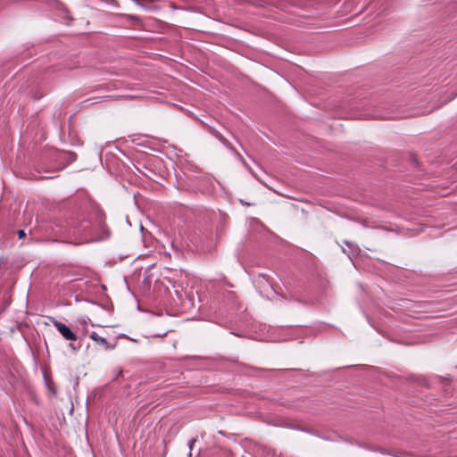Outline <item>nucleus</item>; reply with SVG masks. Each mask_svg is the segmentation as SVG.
<instances>
[{"instance_id":"nucleus-1","label":"nucleus","mask_w":457,"mask_h":457,"mask_svg":"<svg viewBox=\"0 0 457 457\" xmlns=\"http://www.w3.org/2000/svg\"><path fill=\"white\" fill-rule=\"evenodd\" d=\"M73 227L75 229V233L81 234L84 236V238L81 239V242H90L98 240L91 229V224L87 220L79 221L77 223H73Z\"/></svg>"},{"instance_id":"nucleus-2","label":"nucleus","mask_w":457,"mask_h":457,"mask_svg":"<svg viewBox=\"0 0 457 457\" xmlns=\"http://www.w3.org/2000/svg\"><path fill=\"white\" fill-rule=\"evenodd\" d=\"M53 324L66 340H77L76 334L68 326L57 320H54Z\"/></svg>"},{"instance_id":"nucleus-3","label":"nucleus","mask_w":457,"mask_h":457,"mask_svg":"<svg viewBox=\"0 0 457 457\" xmlns=\"http://www.w3.org/2000/svg\"><path fill=\"white\" fill-rule=\"evenodd\" d=\"M90 338L100 345H103L105 349H111L112 346L109 345L105 337L99 336L96 332L90 334Z\"/></svg>"},{"instance_id":"nucleus-4","label":"nucleus","mask_w":457,"mask_h":457,"mask_svg":"<svg viewBox=\"0 0 457 457\" xmlns=\"http://www.w3.org/2000/svg\"><path fill=\"white\" fill-rule=\"evenodd\" d=\"M59 157L61 159H63L66 162V163L63 165V166H65L76 159V154L71 152H64V153H60Z\"/></svg>"},{"instance_id":"nucleus-5","label":"nucleus","mask_w":457,"mask_h":457,"mask_svg":"<svg viewBox=\"0 0 457 457\" xmlns=\"http://www.w3.org/2000/svg\"><path fill=\"white\" fill-rule=\"evenodd\" d=\"M18 236L20 238H22L25 237V232L23 230H19L18 231Z\"/></svg>"},{"instance_id":"nucleus-6","label":"nucleus","mask_w":457,"mask_h":457,"mask_svg":"<svg viewBox=\"0 0 457 457\" xmlns=\"http://www.w3.org/2000/svg\"><path fill=\"white\" fill-rule=\"evenodd\" d=\"M195 439H192V440L189 442L188 446H189V448H190V449H192L193 445L195 444Z\"/></svg>"},{"instance_id":"nucleus-7","label":"nucleus","mask_w":457,"mask_h":457,"mask_svg":"<svg viewBox=\"0 0 457 457\" xmlns=\"http://www.w3.org/2000/svg\"><path fill=\"white\" fill-rule=\"evenodd\" d=\"M137 4H139L138 0H134Z\"/></svg>"}]
</instances>
